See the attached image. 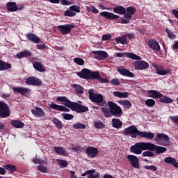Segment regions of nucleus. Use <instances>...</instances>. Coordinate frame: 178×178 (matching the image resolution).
I'll use <instances>...</instances> for the list:
<instances>
[{
    "mask_svg": "<svg viewBox=\"0 0 178 178\" xmlns=\"http://www.w3.org/2000/svg\"><path fill=\"white\" fill-rule=\"evenodd\" d=\"M64 16H67L68 17H73L76 16V13L73 12L72 10H67L64 13Z\"/></svg>",
    "mask_w": 178,
    "mask_h": 178,
    "instance_id": "8fccbe9b",
    "label": "nucleus"
},
{
    "mask_svg": "<svg viewBox=\"0 0 178 178\" xmlns=\"http://www.w3.org/2000/svg\"><path fill=\"white\" fill-rule=\"evenodd\" d=\"M57 29H58V31H60V33H61V34L65 35L66 34H70L72 30H73V29H74V25L69 24H67L65 25H58L57 26Z\"/></svg>",
    "mask_w": 178,
    "mask_h": 178,
    "instance_id": "9b49d317",
    "label": "nucleus"
},
{
    "mask_svg": "<svg viewBox=\"0 0 178 178\" xmlns=\"http://www.w3.org/2000/svg\"><path fill=\"white\" fill-rule=\"evenodd\" d=\"M100 16H103L107 19V20H118L120 18V16L115 15L113 13H109L108 11H103L100 13Z\"/></svg>",
    "mask_w": 178,
    "mask_h": 178,
    "instance_id": "4468645a",
    "label": "nucleus"
},
{
    "mask_svg": "<svg viewBox=\"0 0 178 178\" xmlns=\"http://www.w3.org/2000/svg\"><path fill=\"white\" fill-rule=\"evenodd\" d=\"M145 105L147 106H149L150 108H152V106H155V100L152 99H148L145 101Z\"/></svg>",
    "mask_w": 178,
    "mask_h": 178,
    "instance_id": "a18cd8bd",
    "label": "nucleus"
},
{
    "mask_svg": "<svg viewBox=\"0 0 178 178\" xmlns=\"http://www.w3.org/2000/svg\"><path fill=\"white\" fill-rule=\"evenodd\" d=\"M61 115L65 120H72L74 118V115L66 113H63Z\"/></svg>",
    "mask_w": 178,
    "mask_h": 178,
    "instance_id": "c03bdc74",
    "label": "nucleus"
},
{
    "mask_svg": "<svg viewBox=\"0 0 178 178\" xmlns=\"http://www.w3.org/2000/svg\"><path fill=\"white\" fill-rule=\"evenodd\" d=\"M33 54L31 51L29 50H24L23 51H19L16 54V57L18 58V59H23V58H30Z\"/></svg>",
    "mask_w": 178,
    "mask_h": 178,
    "instance_id": "a878e982",
    "label": "nucleus"
},
{
    "mask_svg": "<svg viewBox=\"0 0 178 178\" xmlns=\"http://www.w3.org/2000/svg\"><path fill=\"white\" fill-rule=\"evenodd\" d=\"M138 136H140L141 138H147V140H154L155 135L152 132L141 131H139Z\"/></svg>",
    "mask_w": 178,
    "mask_h": 178,
    "instance_id": "393cba45",
    "label": "nucleus"
},
{
    "mask_svg": "<svg viewBox=\"0 0 178 178\" xmlns=\"http://www.w3.org/2000/svg\"><path fill=\"white\" fill-rule=\"evenodd\" d=\"M122 126H123V122L120 121V120L118 118L112 119V127L115 129H121Z\"/></svg>",
    "mask_w": 178,
    "mask_h": 178,
    "instance_id": "f704fd0d",
    "label": "nucleus"
},
{
    "mask_svg": "<svg viewBox=\"0 0 178 178\" xmlns=\"http://www.w3.org/2000/svg\"><path fill=\"white\" fill-rule=\"evenodd\" d=\"M12 69V64L8 63L3 60H0V72Z\"/></svg>",
    "mask_w": 178,
    "mask_h": 178,
    "instance_id": "473e14b6",
    "label": "nucleus"
},
{
    "mask_svg": "<svg viewBox=\"0 0 178 178\" xmlns=\"http://www.w3.org/2000/svg\"><path fill=\"white\" fill-rule=\"evenodd\" d=\"M161 140H164L165 143H169V136L165 134H157L156 137L154 138V141L161 143Z\"/></svg>",
    "mask_w": 178,
    "mask_h": 178,
    "instance_id": "bb28decb",
    "label": "nucleus"
},
{
    "mask_svg": "<svg viewBox=\"0 0 178 178\" xmlns=\"http://www.w3.org/2000/svg\"><path fill=\"white\" fill-rule=\"evenodd\" d=\"M156 72L157 74H159L160 76H168V74H172V70H165V68L161 65L156 66Z\"/></svg>",
    "mask_w": 178,
    "mask_h": 178,
    "instance_id": "dca6fc26",
    "label": "nucleus"
},
{
    "mask_svg": "<svg viewBox=\"0 0 178 178\" xmlns=\"http://www.w3.org/2000/svg\"><path fill=\"white\" fill-rule=\"evenodd\" d=\"M76 74L80 79H83L84 80H97L104 84L109 83V80L102 78L98 71H92L87 68H83L80 72H76Z\"/></svg>",
    "mask_w": 178,
    "mask_h": 178,
    "instance_id": "f257e3e1",
    "label": "nucleus"
},
{
    "mask_svg": "<svg viewBox=\"0 0 178 178\" xmlns=\"http://www.w3.org/2000/svg\"><path fill=\"white\" fill-rule=\"evenodd\" d=\"M4 168L6 170H8L10 173H15L17 170V168H16L14 165L7 164L4 165Z\"/></svg>",
    "mask_w": 178,
    "mask_h": 178,
    "instance_id": "e433bc0d",
    "label": "nucleus"
},
{
    "mask_svg": "<svg viewBox=\"0 0 178 178\" xmlns=\"http://www.w3.org/2000/svg\"><path fill=\"white\" fill-rule=\"evenodd\" d=\"M111 84H113V86H119L120 83L119 82V79H113L111 80Z\"/></svg>",
    "mask_w": 178,
    "mask_h": 178,
    "instance_id": "680f3d73",
    "label": "nucleus"
},
{
    "mask_svg": "<svg viewBox=\"0 0 178 178\" xmlns=\"http://www.w3.org/2000/svg\"><path fill=\"white\" fill-rule=\"evenodd\" d=\"M136 10L133 6L128 7L126 9L127 13L124 14V19H127V20H129L131 17H133V15L136 13Z\"/></svg>",
    "mask_w": 178,
    "mask_h": 178,
    "instance_id": "b1692460",
    "label": "nucleus"
},
{
    "mask_svg": "<svg viewBox=\"0 0 178 178\" xmlns=\"http://www.w3.org/2000/svg\"><path fill=\"white\" fill-rule=\"evenodd\" d=\"M33 66L35 70H36L38 72H40L41 73H44L47 70L45 67L42 66V64L38 61L33 62Z\"/></svg>",
    "mask_w": 178,
    "mask_h": 178,
    "instance_id": "c756f323",
    "label": "nucleus"
},
{
    "mask_svg": "<svg viewBox=\"0 0 178 178\" xmlns=\"http://www.w3.org/2000/svg\"><path fill=\"white\" fill-rule=\"evenodd\" d=\"M112 38V35L104 34L102 37V41H109Z\"/></svg>",
    "mask_w": 178,
    "mask_h": 178,
    "instance_id": "6e6d98bb",
    "label": "nucleus"
},
{
    "mask_svg": "<svg viewBox=\"0 0 178 178\" xmlns=\"http://www.w3.org/2000/svg\"><path fill=\"white\" fill-rule=\"evenodd\" d=\"M89 99L92 102H95L99 106H105L106 101L104 99V96L102 94L94 93V90L90 89L88 92Z\"/></svg>",
    "mask_w": 178,
    "mask_h": 178,
    "instance_id": "39448f33",
    "label": "nucleus"
},
{
    "mask_svg": "<svg viewBox=\"0 0 178 178\" xmlns=\"http://www.w3.org/2000/svg\"><path fill=\"white\" fill-rule=\"evenodd\" d=\"M103 178H115V177L109 174H105Z\"/></svg>",
    "mask_w": 178,
    "mask_h": 178,
    "instance_id": "774afa93",
    "label": "nucleus"
},
{
    "mask_svg": "<svg viewBox=\"0 0 178 178\" xmlns=\"http://www.w3.org/2000/svg\"><path fill=\"white\" fill-rule=\"evenodd\" d=\"M144 169L152 170V172H156L158 170V168L155 165H144Z\"/></svg>",
    "mask_w": 178,
    "mask_h": 178,
    "instance_id": "864d4df0",
    "label": "nucleus"
},
{
    "mask_svg": "<svg viewBox=\"0 0 178 178\" xmlns=\"http://www.w3.org/2000/svg\"><path fill=\"white\" fill-rule=\"evenodd\" d=\"M95 172V170H89L86 171V173L89 175V176H91V175H95L94 174Z\"/></svg>",
    "mask_w": 178,
    "mask_h": 178,
    "instance_id": "338daca9",
    "label": "nucleus"
},
{
    "mask_svg": "<svg viewBox=\"0 0 178 178\" xmlns=\"http://www.w3.org/2000/svg\"><path fill=\"white\" fill-rule=\"evenodd\" d=\"M117 44H122V45H126V44H127V39L126 38H120V37H118V38H116V40H115Z\"/></svg>",
    "mask_w": 178,
    "mask_h": 178,
    "instance_id": "37998d69",
    "label": "nucleus"
},
{
    "mask_svg": "<svg viewBox=\"0 0 178 178\" xmlns=\"http://www.w3.org/2000/svg\"><path fill=\"white\" fill-rule=\"evenodd\" d=\"M165 33H167L168 37H169V38H171L172 40L176 38V35L173 34V32H170V30H169V28L165 29Z\"/></svg>",
    "mask_w": 178,
    "mask_h": 178,
    "instance_id": "3c124183",
    "label": "nucleus"
},
{
    "mask_svg": "<svg viewBox=\"0 0 178 178\" xmlns=\"http://www.w3.org/2000/svg\"><path fill=\"white\" fill-rule=\"evenodd\" d=\"M49 106L51 109H56V111H59V112H70V109L66 108L65 106L58 105L53 103L51 104H49Z\"/></svg>",
    "mask_w": 178,
    "mask_h": 178,
    "instance_id": "aec40b11",
    "label": "nucleus"
},
{
    "mask_svg": "<svg viewBox=\"0 0 178 178\" xmlns=\"http://www.w3.org/2000/svg\"><path fill=\"white\" fill-rule=\"evenodd\" d=\"M38 49H45L47 48V46L45 44H37Z\"/></svg>",
    "mask_w": 178,
    "mask_h": 178,
    "instance_id": "0e129e2a",
    "label": "nucleus"
},
{
    "mask_svg": "<svg viewBox=\"0 0 178 178\" xmlns=\"http://www.w3.org/2000/svg\"><path fill=\"white\" fill-rule=\"evenodd\" d=\"M129 95H130V93L129 92H121L120 97V98H128Z\"/></svg>",
    "mask_w": 178,
    "mask_h": 178,
    "instance_id": "052dcab7",
    "label": "nucleus"
},
{
    "mask_svg": "<svg viewBox=\"0 0 178 178\" xmlns=\"http://www.w3.org/2000/svg\"><path fill=\"white\" fill-rule=\"evenodd\" d=\"M33 163H35L36 165H42L45 162L44 160L40 159H33Z\"/></svg>",
    "mask_w": 178,
    "mask_h": 178,
    "instance_id": "5fc2aeb1",
    "label": "nucleus"
},
{
    "mask_svg": "<svg viewBox=\"0 0 178 178\" xmlns=\"http://www.w3.org/2000/svg\"><path fill=\"white\" fill-rule=\"evenodd\" d=\"M170 120H172V122H174V123L177 124V123H178V115L170 116Z\"/></svg>",
    "mask_w": 178,
    "mask_h": 178,
    "instance_id": "13d9d810",
    "label": "nucleus"
},
{
    "mask_svg": "<svg viewBox=\"0 0 178 178\" xmlns=\"http://www.w3.org/2000/svg\"><path fill=\"white\" fill-rule=\"evenodd\" d=\"M12 90L13 91H14L15 94H20V95H22L24 97H27V95L31 92V90H30V89L23 88L22 86L12 88Z\"/></svg>",
    "mask_w": 178,
    "mask_h": 178,
    "instance_id": "ddd939ff",
    "label": "nucleus"
},
{
    "mask_svg": "<svg viewBox=\"0 0 178 178\" xmlns=\"http://www.w3.org/2000/svg\"><path fill=\"white\" fill-rule=\"evenodd\" d=\"M119 104L120 105H123L124 106H126L127 109H129V108H131V103L129 100H120L118 101Z\"/></svg>",
    "mask_w": 178,
    "mask_h": 178,
    "instance_id": "a19ab883",
    "label": "nucleus"
},
{
    "mask_svg": "<svg viewBox=\"0 0 178 178\" xmlns=\"http://www.w3.org/2000/svg\"><path fill=\"white\" fill-rule=\"evenodd\" d=\"M127 159L129 162L131 166L134 169H140V159L136 155L129 154L127 156Z\"/></svg>",
    "mask_w": 178,
    "mask_h": 178,
    "instance_id": "9d476101",
    "label": "nucleus"
},
{
    "mask_svg": "<svg viewBox=\"0 0 178 178\" xmlns=\"http://www.w3.org/2000/svg\"><path fill=\"white\" fill-rule=\"evenodd\" d=\"M6 9L8 12H17V4H16V2L9 1L6 3Z\"/></svg>",
    "mask_w": 178,
    "mask_h": 178,
    "instance_id": "cd10ccee",
    "label": "nucleus"
},
{
    "mask_svg": "<svg viewBox=\"0 0 178 178\" xmlns=\"http://www.w3.org/2000/svg\"><path fill=\"white\" fill-rule=\"evenodd\" d=\"M147 45L151 48V49L156 51V52H159V51H161V46H159L158 41L155 40H149L147 42Z\"/></svg>",
    "mask_w": 178,
    "mask_h": 178,
    "instance_id": "a211bd4d",
    "label": "nucleus"
},
{
    "mask_svg": "<svg viewBox=\"0 0 178 178\" xmlns=\"http://www.w3.org/2000/svg\"><path fill=\"white\" fill-rule=\"evenodd\" d=\"M118 73L121 74L122 76H124L125 77H130L131 79H133L134 77V73L130 72L129 70L123 67H120L117 69Z\"/></svg>",
    "mask_w": 178,
    "mask_h": 178,
    "instance_id": "6ab92c4d",
    "label": "nucleus"
},
{
    "mask_svg": "<svg viewBox=\"0 0 178 178\" xmlns=\"http://www.w3.org/2000/svg\"><path fill=\"white\" fill-rule=\"evenodd\" d=\"M53 149L56 154H58V155H62V156H67V152L65 149H63V147H54Z\"/></svg>",
    "mask_w": 178,
    "mask_h": 178,
    "instance_id": "72a5a7b5",
    "label": "nucleus"
},
{
    "mask_svg": "<svg viewBox=\"0 0 178 178\" xmlns=\"http://www.w3.org/2000/svg\"><path fill=\"white\" fill-rule=\"evenodd\" d=\"M56 100L58 102H62L65 106H67V108H70V109H71L72 112H76V113H84V112H88L89 111L87 106L80 104L77 102H71L65 96L58 97L56 98Z\"/></svg>",
    "mask_w": 178,
    "mask_h": 178,
    "instance_id": "f03ea898",
    "label": "nucleus"
},
{
    "mask_svg": "<svg viewBox=\"0 0 178 178\" xmlns=\"http://www.w3.org/2000/svg\"><path fill=\"white\" fill-rule=\"evenodd\" d=\"M140 130L137 129V127L135 125H131L127 128H125L123 134L127 137L130 136L131 138H137V136H138Z\"/></svg>",
    "mask_w": 178,
    "mask_h": 178,
    "instance_id": "0eeeda50",
    "label": "nucleus"
},
{
    "mask_svg": "<svg viewBox=\"0 0 178 178\" xmlns=\"http://www.w3.org/2000/svg\"><path fill=\"white\" fill-rule=\"evenodd\" d=\"M25 83L27 86H33L34 87H40V86H42V81L35 76L28 77Z\"/></svg>",
    "mask_w": 178,
    "mask_h": 178,
    "instance_id": "f8f14e48",
    "label": "nucleus"
},
{
    "mask_svg": "<svg viewBox=\"0 0 178 178\" xmlns=\"http://www.w3.org/2000/svg\"><path fill=\"white\" fill-rule=\"evenodd\" d=\"M148 151H153V152H156V154L159 155V154H163L166 152V151H168V149L166 147L158 146L154 143H149Z\"/></svg>",
    "mask_w": 178,
    "mask_h": 178,
    "instance_id": "1a4fd4ad",
    "label": "nucleus"
},
{
    "mask_svg": "<svg viewBox=\"0 0 178 178\" xmlns=\"http://www.w3.org/2000/svg\"><path fill=\"white\" fill-rule=\"evenodd\" d=\"M165 163H168V165H172L174 168H178V163L176 161V159L173 157H165L164 159Z\"/></svg>",
    "mask_w": 178,
    "mask_h": 178,
    "instance_id": "c85d7f7f",
    "label": "nucleus"
},
{
    "mask_svg": "<svg viewBox=\"0 0 178 178\" xmlns=\"http://www.w3.org/2000/svg\"><path fill=\"white\" fill-rule=\"evenodd\" d=\"M159 99V102H163V104H173V99L166 95H163V94L162 97Z\"/></svg>",
    "mask_w": 178,
    "mask_h": 178,
    "instance_id": "c9c22d12",
    "label": "nucleus"
},
{
    "mask_svg": "<svg viewBox=\"0 0 178 178\" xmlns=\"http://www.w3.org/2000/svg\"><path fill=\"white\" fill-rule=\"evenodd\" d=\"M125 55L127 58L133 59V60H136L134 62V65L135 69L137 70H145V69H148V67H149V64L147 63V61L141 60V57L137 56V54H134L133 53H126Z\"/></svg>",
    "mask_w": 178,
    "mask_h": 178,
    "instance_id": "20e7f679",
    "label": "nucleus"
},
{
    "mask_svg": "<svg viewBox=\"0 0 178 178\" xmlns=\"http://www.w3.org/2000/svg\"><path fill=\"white\" fill-rule=\"evenodd\" d=\"M149 143L138 142L130 147V152L136 155H141L143 151H148Z\"/></svg>",
    "mask_w": 178,
    "mask_h": 178,
    "instance_id": "423d86ee",
    "label": "nucleus"
},
{
    "mask_svg": "<svg viewBox=\"0 0 178 178\" xmlns=\"http://www.w3.org/2000/svg\"><path fill=\"white\" fill-rule=\"evenodd\" d=\"M10 124L11 126H13V127H15V129H23V127H24L25 126L23 122L16 120H12L10 122Z\"/></svg>",
    "mask_w": 178,
    "mask_h": 178,
    "instance_id": "7c9ffc66",
    "label": "nucleus"
},
{
    "mask_svg": "<svg viewBox=\"0 0 178 178\" xmlns=\"http://www.w3.org/2000/svg\"><path fill=\"white\" fill-rule=\"evenodd\" d=\"M73 151H75V152H81L82 149L80 146H77L75 147H72Z\"/></svg>",
    "mask_w": 178,
    "mask_h": 178,
    "instance_id": "69168bd1",
    "label": "nucleus"
},
{
    "mask_svg": "<svg viewBox=\"0 0 178 178\" xmlns=\"http://www.w3.org/2000/svg\"><path fill=\"white\" fill-rule=\"evenodd\" d=\"M38 170H40V172H42V173H47V172H48V170L44 165H39Z\"/></svg>",
    "mask_w": 178,
    "mask_h": 178,
    "instance_id": "4d7b16f0",
    "label": "nucleus"
},
{
    "mask_svg": "<svg viewBox=\"0 0 178 178\" xmlns=\"http://www.w3.org/2000/svg\"><path fill=\"white\" fill-rule=\"evenodd\" d=\"M69 9L72 12H76V13H80V6L77 5L71 6H70Z\"/></svg>",
    "mask_w": 178,
    "mask_h": 178,
    "instance_id": "09e8293b",
    "label": "nucleus"
},
{
    "mask_svg": "<svg viewBox=\"0 0 178 178\" xmlns=\"http://www.w3.org/2000/svg\"><path fill=\"white\" fill-rule=\"evenodd\" d=\"M8 116H10V109L9 108V105L4 102H0V118L1 119H5Z\"/></svg>",
    "mask_w": 178,
    "mask_h": 178,
    "instance_id": "6e6552de",
    "label": "nucleus"
},
{
    "mask_svg": "<svg viewBox=\"0 0 178 178\" xmlns=\"http://www.w3.org/2000/svg\"><path fill=\"white\" fill-rule=\"evenodd\" d=\"M56 162L61 168H67V165H69L66 160L57 159Z\"/></svg>",
    "mask_w": 178,
    "mask_h": 178,
    "instance_id": "ea45409f",
    "label": "nucleus"
},
{
    "mask_svg": "<svg viewBox=\"0 0 178 178\" xmlns=\"http://www.w3.org/2000/svg\"><path fill=\"white\" fill-rule=\"evenodd\" d=\"M114 13H118V15H124L126 13V8L122 6H115L113 8Z\"/></svg>",
    "mask_w": 178,
    "mask_h": 178,
    "instance_id": "2f4dec72",
    "label": "nucleus"
},
{
    "mask_svg": "<svg viewBox=\"0 0 178 178\" xmlns=\"http://www.w3.org/2000/svg\"><path fill=\"white\" fill-rule=\"evenodd\" d=\"M31 112L34 116H38V118H44V116H45V112H44V110H42L41 107L36 106L35 109H32Z\"/></svg>",
    "mask_w": 178,
    "mask_h": 178,
    "instance_id": "4be33fe9",
    "label": "nucleus"
},
{
    "mask_svg": "<svg viewBox=\"0 0 178 178\" xmlns=\"http://www.w3.org/2000/svg\"><path fill=\"white\" fill-rule=\"evenodd\" d=\"M107 105L109 108L106 107L102 108V112H103L104 118H111V116L120 118L122 116L123 111L116 103L109 101Z\"/></svg>",
    "mask_w": 178,
    "mask_h": 178,
    "instance_id": "7ed1b4c3",
    "label": "nucleus"
},
{
    "mask_svg": "<svg viewBox=\"0 0 178 178\" xmlns=\"http://www.w3.org/2000/svg\"><path fill=\"white\" fill-rule=\"evenodd\" d=\"M72 1L67 0H61V5H65V6H69V5H72Z\"/></svg>",
    "mask_w": 178,
    "mask_h": 178,
    "instance_id": "bf43d9fd",
    "label": "nucleus"
},
{
    "mask_svg": "<svg viewBox=\"0 0 178 178\" xmlns=\"http://www.w3.org/2000/svg\"><path fill=\"white\" fill-rule=\"evenodd\" d=\"M25 35L27 40L31 41L32 42H34L35 44H39L40 41H41V39L33 33H28Z\"/></svg>",
    "mask_w": 178,
    "mask_h": 178,
    "instance_id": "412c9836",
    "label": "nucleus"
},
{
    "mask_svg": "<svg viewBox=\"0 0 178 178\" xmlns=\"http://www.w3.org/2000/svg\"><path fill=\"white\" fill-rule=\"evenodd\" d=\"M72 87L74 88L75 91H76L78 94H83V88L81 87V86L74 83L72 85Z\"/></svg>",
    "mask_w": 178,
    "mask_h": 178,
    "instance_id": "79ce46f5",
    "label": "nucleus"
},
{
    "mask_svg": "<svg viewBox=\"0 0 178 178\" xmlns=\"http://www.w3.org/2000/svg\"><path fill=\"white\" fill-rule=\"evenodd\" d=\"M121 92H122L120 91H114L113 92V95H114V97H117L118 98H120Z\"/></svg>",
    "mask_w": 178,
    "mask_h": 178,
    "instance_id": "e2e57ef3",
    "label": "nucleus"
},
{
    "mask_svg": "<svg viewBox=\"0 0 178 178\" xmlns=\"http://www.w3.org/2000/svg\"><path fill=\"white\" fill-rule=\"evenodd\" d=\"M74 63H76V65H79V66H83L84 65V60L81 58L76 57L74 58Z\"/></svg>",
    "mask_w": 178,
    "mask_h": 178,
    "instance_id": "49530a36",
    "label": "nucleus"
},
{
    "mask_svg": "<svg viewBox=\"0 0 178 178\" xmlns=\"http://www.w3.org/2000/svg\"><path fill=\"white\" fill-rule=\"evenodd\" d=\"M142 156L145 157V156H150L152 157L154 156V151H145L142 154Z\"/></svg>",
    "mask_w": 178,
    "mask_h": 178,
    "instance_id": "603ef678",
    "label": "nucleus"
},
{
    "mask_svg": "<svg viewBox=\"0 0 178 178\" xmlns=\"http://www.w3.org/2000/svg\"><path fill=\"white\" fill-rule=\"evenodd\" d=\"M92 54L95 55V59H98V60H104L108 56V53L105 51H92Z\"/></svg>",
    "mask_w": 178,
    "mask_h": 178,
    "instance_id": "2eb2a0df",
    "label": "nucleus"
},
{
    "mask_svg": "<svg viewBox=\"0 0 178 178\" xmlns=\"http://www.w3.org/2000/svg\"><path fill=\"white\" fill-rule=\"evenodd\" d=\"M72 127L76 129H86V124L82 123H76L72 125Z\"/></svg>",
    "mask_w": 178,
    "mask_h": 178,
    "instance_id": "de8ad7c7",
    "label": "nucleus"
},
{
    "mask_svg": "<svg viewBox=\"0 0 178 178\" xmlns=\"http://www.w3.org/2000/svg\"><path fill=\"white\" fill-rule=\"evenodd\" d=\"M98 149L97 147L89 146L86 149V154L88 156H91L92 158H96L97 155L99 154Z\"/></svg>",
    "mask_w": 178,
    "mask_h": 178,
    "instance_id": "f3484780",
    "label": "nucleus"
},
{
    "mask_svg": "<svg viewBox=\"0 0 178 178\" xmlns=\"http://www.w3.org/2000/svg\"><path fill=\"white\" fill-rule=\"evenodd\" d=\"M147 95L149 98H153L154 99H159L161 97H163L162 93L154 90H148Z\"/></svg>",
    "mask_w": 178,
    "mask_h": 178,
    "instance_id": "5701e85b",
    "label": "nucleus"
},
{
    "mask_svg": "<svg viewBox=\"0 0 178 178\" xmlns=\"http://www.w3.org/2000/svg\"><path fill=\"white\" fill-rule=\"evenodd\" d=\"M51 122H53L54 124L56 126L57 129H62L63 127V124L61 121L59 120V119L54 118L52 119Z\"/></svg>",
    "mask_w": 178,
    "mask_h": 178,
    "instance_id": "4c0bfd02",
    "label": "nucleus"
},
{
    "mask_svg": "<svg viewBox=\"0 0 178 178\" xmlns=\"http://www.w3.org/2000/svg\"><path fill=\"white\" fill-rule=\"evenodd\" d=\"M93 125H94V127H95V129H105V124L101 122V120L95 121Z\"/></svg>",
    "mask_w": 178,
    "mask_h": 178,
    "instance_id": "58836bf2",
    "label": "nucleus"
}]
</instances>
